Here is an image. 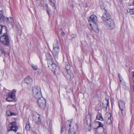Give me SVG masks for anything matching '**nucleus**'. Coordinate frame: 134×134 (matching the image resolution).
I'll list each match as a JSON object with an SVG mask.
<instances>
[{
	"instance_id": "79ce46f5",
	"label": "nucleus",
	"mask_w": 134,
	"mask_h": 134,
	"mask_svg": "<svg viewBox=\"0 0 134 134\" xmlns=\"http://www.w3.org/2000/svg\"><path fill=\"white\" fill-rule=\"evenodd\" d=\"M38 119L39 121H40V117H38Z\"/></svg>"
},
{
	"instance_id": "e433bc0d",
	"label": "nucleus",
	"mask_w": 134,
	"mask_h": 134,
	"mask_svg": "<svg viewBox=\"0 0 134 134\" xmlns=\"http://www.w3.org/2000/svg\"><path fill=\"white\" fill-rule=\"evenodd\" d=\"M16 113H13L12 112H11L10 116H12V115L16 116Z\"/></svg>"
},
{
	"instance_id": "3c124183",
	"label": "nucleus",
	"mask_w": 134,
	"mask_h": 134,
	"mask_svg": "<svg viewBox=\"0 0 134 134\" xmlns=\"http://www.w3.org/2000/svg\"><path fill=\"white\" fill-rule=\"evenodd\" d=\"M133 134H134V133H133Z\"/></svg>"
},
{
	"instance_id": "423d86ee",
	"label": "nucleus",
	"mask_w": 134,
	"mask_h": 134,
	"mask_svg": "<svg viewBox=\"0 0 134 134\" xmlns=\"http://www.w3.org/2000/svg\"><path fill=\"white\" fill-rule=\"evenodd\" d=\"M38 100V106L42 109H44L46 107V100L41 96V98H37Z\"/></svg>"
},
{
	"instance_id": "f8f14e48",
	"label": "nucleus",
	"mask_w": 134,
	"mask_h": 134,
	"mask_svg": "<svg viewBox=\"0 0 134 134\" xmlns=\"http://www.w3.org/2000/svg\"><path fill=\"white\" fill-rule=\"evenodd\" d=\"M71 121L70 122V123L69 124V126H67L64 127V125H62L61 127V132L62 133L64 131V130L65 129L68 131L69 132H70L71 131Z\"/></svg>"
},
{
	"instance_id": "5701e85b",
	"label": "nucleus",
	"mask_w": 134,
	"mask_h": 134,
	"mask_svg": "<svg viewBox=\"0 0 134 134\" xmlns=\"http://www.w3.org/2000/svg\"><path fill=\"white\" fill-rule=\"evenodd\" d=\"M65 68L66 69V71L68 72V71H69L70 68V66L68 62L65 63Z\"/></svg>"
},
{
	"instance_id": "b1692460",
	"label": "nucleus",
	"mask_w": 134,
	"mask_h": 134,
	"mask_svg": "<svg viewBox=\"0 0 134 134\" xmlns=\"http://www.w3.org/2000/svg\"><path fill=\"white\" fill-rule=\"evenodd\" d=\"M111 114L110 113H109V117H108V121L107 122V124L108 125H110L112 122V121L111 120Z\"/></svg>"
},
{
	"instance_id": "4be33fe9",
	"label": "nucleus",
	"mask_w": 134,
	"mask_h": 134,
	"mask_svg": "<svg viewBox=\"0 0 134 134\" xmlns=\"http://www.w3.org/2000/svg\"><path fill=\"white\" fill-rule=\"evenodd\" d=\"M5 20L4 16L2 13H0V23H2L4 22Z\"/></svg>"
},
{
	"instance_id": "412c9836",
	"label": "nucleus",
	"mask_w": 134,
	"mask_h": 134,
	"mask_svg": "<svg viewBox=\"0 0 134 134\" xmlns=\"http://www.w3.org/2000/svg\"><path fill=\"white\" fill-rule=\"evenodd\" d=\"M53 48H59V44L58 41H55L53 44Z\"/></svg>"
},
{
	"instance_id": "6e6552de",
	"label": "nucleus",
	"mask_w": 134,
	"mask_h": 134,
	"mask_svg": "<svg viewBox=\"0 0 134 134\" xmlns=\"http://www.w3.org/2000/svg\"><path fill=\"white\" fill-rule=\"evenodd\" d=\"M16 92V90L13 89L10 93H9L8 94V97L6 98L7 101L9 102L12 101V100H10V98L13 99H15V93Z\"/></svg>"
},
{
	"instance_id": "20e7f679",
	"label": "nucleus",
	"mask_w": 134,
	"mask_h": 134,
	"mask_svg": "<svg viewBox=\"0 0 134 134\" xmlns=\"http://www.w3.org/2000/svg\"><path fill=\"white\" fill-rule=\"evenodd\" d=\"M131 113L132 114V118L131 120L130 127L132 128L133 125L134 121L133 114L134 111V99L133 95L131 94Z\"/></svg>"
},
{
	"instance_id": "c9c22d12",
	"label": "nucleus",
	"mask_w": 134,
	"mask_h": 134,
	"mask_svg": "<svg viewBox=\"0 0 134 134\" xmlns=\"http://www.w3.org/2000/svg\"><path fill=\"white\" fill-rule=\"evenodd\" d=\"M88 3H86L84 5V6L86 7H88Z\"/></svg>"
},
{
	"instance_id": "f03ea898",
	"label": "nucleus",
	"mask_w": 134,
	"mask_h": 134,
	"mask_svg": "<svg viewBox=\"0 0 134 134\" xmlns=\"http://www.w3.org/2000/svg\"><path fill=\"white\" fill-rule=\"evenodd\" d=\"M88 21L91 26L92 24L91 23H93V27L92 30L96 32H98L99 30L97 24L96 23V21H97V16L94 15H92L90 16Z\"/></svg>"
},
{
	"instance_id": "4c0bfd02",
	"label": "nucleus",
	"mask_w": 134,
	"mask_h": 134,
	"mask_svg": "<svg viewBox=\"0 0 134 134\" xmlns=\"http://www.w3.org/2000/svg\"><path fill=\"white\" fill-rule=\"evenodd\" d=\"M121 80H122L121 81V82H121V83H122V84L124 85L125 84V83L124 80H123V79L122 78Z\"/></svg>"
},
{
	"instance_id": "473e14b6",
	"label": "nucleus",
	"mask_w": 134,
	"mask_h": 134,
	"mask_svg": "<svg viewBox=\"0 0 134 134\" xmlns=\"http://www.w3.org/2000/svg\"><path fill=\"white\" fill-rule=\"evenodd\" d=\"M76 35L75 34H72L71 35V37L72 39L75 38L76 37Z\"/></svg>"
},
{
	"instance_id": "72a5a7b5",
	"label": "nucleus",
	"mask_w": 134,
	"mask_h": 134,
	"mask_svg": "<svg viewBox=\"0 0 134 134\" xmlns=\"http://www.w3.org/2000/svg\"><path fill=\"white\" fill-rule=\"evenodd\" d=\"M118 76L120 82H121L122 77L119 73H118Z\"/></svg>"
},
{
	"instance_id": "dca6fc26",
	"label": "nucleus",
	"mask_w": 134,
	"mask_h": 134,
	"mask_svg": "<svg viewBox=\"0 0 134 134\" xmlns=\"http://www.w3.org/2000/svg\"><path fill=\"white\" fill-rule=\"evenodd\" d=\"M25 82L27 84H31L33 82L32 79L29 76H26L25 79Z\"/></svg>"
},
{
	"instance_id": "a211bd4d",
	"label": "nucleus",
	"mask_w": 134,
	"mask_h": 134,
	"mask_svg": "<svg viewBox=\"0 0 134 134\" xmlns=\"http://www.w3.org/2000/svg\"><path fill=\"white\" fill-rule=\"evenodd\" d=\"M99 113L97 115L96 117V119L101 121L104 120V119L102 117V115L98 112Z\"/></svg>"
},
{
	"instance_id": "8fccbe9b",
	"label": "nucleus",
	"mask_w": 134,
	"mask_h": 134,
	"mask_svg": "<svg viewBox=\"0 0 134 134\" xmlns=\"http://www.w3.org/2000/svg\"><path fill=\"white\" fill-rule=\"evenodd\" d=\"M74 134H75V132H74Z\"/></svg>"
},
{
	"instance_id": "f257e3e1",
	"label": "nucleus",
	"mask_w": 134,
	"mask_h": 134,
	"mask_svg": "<svg viewBox=\"0 0 134 134\" xmlns=\"http://www.w3.org/2000/svg\"><path fill=\"white\" fill-rule=\"evenodd\" d=\"M1 29L0 35L2 32V30L3 29V26L2 25H0ZM0 42L6 46H8L9 45L10 40L9 37L7 32L4 33L3 35L0 36Z\"/></svg>"
},
{
	"instance_id": "9d476101",
	"label": "nucleus",
	"mask_w": 134,
	"mask_h": 134,
	"mask_svg": "<svg viewBox=\"0 0 134 134\" xmlns=\"http://www.w3.org/2000/svg\"><path fill=\"white\" fill-rule=\"evenodd\" d=\"M111 18V15L107 11H106L103 14L102 18L103 22Z\"/></svg>"
},
{
	"instance_id": "a18cd8bd",
	"label": "nucleus",
	"mask_w": 134,
	"mask_h": 134,
	"mask_svg": "<svg viewBox=\"0 0 134 134\" xmlns=\"http://www.w3.org/2000/svg\"><path fill=\"white\" fill-rule=\"evenodd\" d=\"M43 79H44V76H43Z\"/></svg>"
},
{
	"instance_id": "de8ad7c7",
	"label": "nucleus",
	"mask_w": 134,
	"mask_h": 134,
	"mask_svg": "<svg viewBox=\"0 0 134 134\" xmlns=\"http://www.w3.org/2000/svg\"><path fill=\"white\" fill-rule=\"evenodd\" d=\"M68 134H71L70 132H69Z\"/></svg>"
},
{
	"instance_id": "4468645a",
	"label": "nucleus",
	"mask_w": 134,
	"mask_h": 134,
	"mask_svg": "<svg viewBox=\"0 0 134 134\" xmlns=\"http://www.w3.org/2000/svg\"><path fill=\"white\" fill-rule=\"evenodd\" d=\"M46 59L47 60H49L51 61L52 63L54 62L52 55L49 52H46L45 53Z\"/></svg>"
},
{
	"instance_id": "c85d7f7f",
	"label": "nucleus",
	"mask_w": 134,
	"mask_h": 134,
	"mask_svg": "<svg viewBox=\"0 0 134 134\" xmlns=\"http://www.w3.org/2000/svg\"><path fill=\"white\" fill-rule=\"evenodd\" d=\"M98 122L99 123V126L97 127V128H98L99 127H101L102 128L103 127H104V125L102 124V123L101 122L99 121H98Z\"/></svg>"
},
{
	"instance_id": "6ab92c4d",
	"label": "nucleus",
	"mask_w": 134,
	"mask_h": 134,
	"mask_svg": "<svg viewBox=\"0 0 134 134\" xmlns=\"http://www.w3.org/2000/svg\"><path fill=\"white\" fill-rule=\"evenodd\" d=\"M50 5L52 6L53 9H55L56 7L55 6V4L54 3V0H48Z\"/></svg>"
},
{
	"instance_id": "7c9ffc66",
	"label": "nucleus",
	"mask_w": 134,
	"mask_h": 134,
	"mask_svg": "<svg viewBox=\"0 0 134 134\" xmlns=\"http://www.w3.org/2000/svg\"><path fill=\"white\" fill-rule=\"evenodd\" d=\"M99 4L101 9H103L105 8V7L104 5H103V4H102V2H100L99 3Z\"/></svg>"
},
{
	"instance_id": "37998d69",
	"label": "nucleus",
	"mask_w": 134,
	"mask_h": 134,
	"mask_svg": "<svg viewBox=\"0 0 134 134\" xmlns=\"http://www.w3.org/2000/svg\"><path fill=\"white\" fill-rule=\"evenodd\" d=\"M132 4L133 5H134V0H133V2H132Z\"/></svg>"
},
{
	"instance_id": "2f4dec72",
	"label": "nucleus",
	"mask_w": 134,
	"mask_h": 134,
	"mask_svg": "<svg viewBox=\"0 0 134 134\" xmlns=\"http://www.w3.org/2000/svg\"><path fill=\"white\" fill-rule=\"evenodd\" d=\"M11 112L9 110H7V111L6 116H10Z\"/></svg>"
},
{
	"instance_id": "aec40b11",
	"label": "nucleus",
	"mask_w": 134,
	"mask_h": 134,
	"mask_svg": "<svg viewBox=\"0 0 134 134\" xmlns=\"http://www.w3.org/2000/svg\"><path fill=\"white\" fill-rule=\"evenodd\" d=\"M7 21L13 27V26L14 20L12 18H7Z\"/></svg>"
},
{
	"instance_id": "7ed1b4c3",
	"label": "nucleus",
	"mask_w": 134,
	"mask_h": 134,
	"mask_svg": "<svg viewBox=\"0 0 134 134\" xmlns=\"http://www.w3.org/2000/svg\"><path fill=\"white\" fill-rule=\"evenodd\" d=\"M33 96L37 98H38L42 96L41 88L38 86H34L32 87Z\"/></svg>"
},
{
	"instance_id": "a878e982",
	"label": "nucleus",
	"mask_w": 134,
	"mask_h": 134,
	"mask_svg": "<svg viewBox=\"0 0 134 134\" xmlns=\"http://www.w3.org/2000/svg\"><path fill=\"white\" fill-rule=\"evenodd\" d=\"M0 52L2 54H4V55H5V52L4 49L3 48L0 47Z\"/></svg>"
},
{
	"instance_id": "58836bf2",
	"label": "nucleus",
	"mask_w": 134,
	"mask_h": 134,
	"mask_svg": "<svg viewBox=\"0 0 134 134\" xmlns=\"http://www.w3.org/2000/svg\"><path fill=\"white\" fill-rule=\"evenodd\" d=\"M65 33L63 31H62L61 33V35L62 36H64L65 35Z\"/></svg>"
},
{
	"instance_id": "2eb2a0df",
	"label": "nucleus",
	"mask_w": 134,
	"mask_h": 134,
	"mask_svg": "<svg viewBox=\"0 0 134 134\" xmlns=\"http://www.w3.org/2000/svg\"><path fill=\"white\" fill-rule=\"evenodd\" d=\"M51 64H48V67L52 71H55L57 67L56 64L52 63Z\"/></svg>"
},
{
	"instance_id": "a19ab883",
	"label": "nucleus",
	"mask_w": 134,
	"mask_h": 134,
	"mask_svg": "<svg viewBox=\"0 0 134 134\" xmlns=\"http://www.w3.org/2000/svg\"><path fill=\"white\" fill-rule=\"evenodd\" d=\"M46 80H45L46 81H47L48 80V78H47V77L46 76Z\"/></svg>"
},
{
	"instance_id": "ea45409f",
	"label": "nucleus",
	"mask_w": 134,
	"mask_h": 134,
	"mask_svg": "<svg viewBox=\"0 0 134 134\" xmlns=\"http://www.w3.org/2000/svg\"><path fill=\"white\" fill-rule=\"evenodd\" d=\"M45 5H46V7H47V8H48V5L47 4H46V3L45 4Z\"/></svg>"
},
{
	"instance_id": "09e8293b",
	"label": "nucleus",
	"mask_w": 134,
	"mask_h": 134,
	"mask_svg": "<svg viewBox=\"0 0 134 134\" xmlns=\"http://www.w3.org/2000/svg\"><path fill=\"white\" fill-rule=\"evenodd\" d=\"M104 134H107V133H104Z\"/></svg>"
},
{
	"instance_id": "1a4fd4ad",
	"label": "nucleus",
	"mask_w": 134,
	"mask_h": 134,
	"mask_svg": "<svg viewBox=\"0 0 134 134\" xmlns=\"http://www.w3.org/2000/svg\"><path fill=\"white\" fill-rule=\"evenodd\" d=\"M10 129H8L9 131H13L16 132L18 129V126L16 125V123L15 122H12L9 125Z\"/></svg>"
},
{
	"instance_id": "393cba45",
	"label": "nucleus",
	"mask_w": 134,
	"mask_h": 134,
	"mask_svg": "<svg viewBox=\"0 0 134 134\" xmlns=\"http://www.w3.org/2000/svg\"><path fill=\"white\" fill-rule=\"evenodd\" d=\"M127 12L130 13L131 15H133L134 14V9L130 8H129V9L127 10Z\"/></svg>"
},
{
	"instance_id": "c756f323",
	"label": "nucleus",
	"mask_w": 134,
	"mask_h": 134,
	"mask_svg": "<svg viewBox=\"0 0 134 134\" xmlns=\"http://www.w3.org/2000/svg\"><path fill=\"white\" fill-rule=\"evenodd\" d=\"M30 126L29 124H26L25 128L27 130H30Z\"/></svg>"
},
{
	"instance_id": "bb28decb",
	"label": "nucleus",
	"mask_w": 134,
	"mask_h": 134,
	"mask_svg": "<svg viewBox=\"0 0 134 134\" xmlns=\"http://www.w3.org/2000/svg\"><path fill=\"white\" fill-rule=\"evenodd\" d=\"M31 66L33 70H36L37 69L38 67L37 65L32 64Z\"/></svg>"
},
{
	"instance_id": "ddd939ff",
	"label": "nucleus",
	"mask_w": 134,
	"mask_h": 134,
	"mask_svg": "<svg viewBox=\"0 0 134 134\" xmlns=\"http://www.w3.org/2000/svg\"><path fill=\"white\" fill-rule=\"evenodd\" d=\"M59 51V48H53L52 52L54 56V58L56 60L58 59V54Z\"/></svg>"
},
{
	"instance_id": "0eeeda50",
	"label": "nucleus",
	"mask_w": 134,
	"mask_h": 134,
	"mask_svg": "<svg viewBox=\"0 0 134 134\" xmlns=\"http://www.w3.org/2000/svg\"><path fill=\"white\" fill-rule=\"evenodd\" d=\"M119 107L122 115L125 116L126 115V108L125 104L124 101L120 100L119 102Z\"/></svg>"
},
{
	"instance_id": "f704fd0d",
	"label": "nucleus",
	"mask_w": 134,
	"mask_h": 134,
	"mask_svg": "<svg viewBox=\"0 0 134 134\" xmlns=\"http://www.w3.org/2000/svg\"><path fill=\"white\" fill-rule=\"evenodd\" d=\"M105 100L107 101V106H109V99L107 98H105Z\"/></svg>"
},
{
	"instance_id": "49530a36",
	"label": "nucleus",
	"mask_w": 134,
	"mask_h": 134,
	"mask_svg": "<svg viewBox=\"0 0 134 134\" xmlns=\"http://www.w3.org/2000/svg\"><path fill=\"white\" fill-rule=\"evenodd\" d=\"M47 13H49V12H48V10H47Z\"/></svg>"
},
{
	"instance_id": "c03bdc74",
	"label": "nucleus",
	"mask_w": 134,
	"mask_h": 134,
	"mask_svg": "<svg viewBox=\"0 0 134 134\" xmlns=\"http://www.w3.org/2000/svg\"><path fill=\"white\" fill-rule=\"evenodd\" d=\"M4 27V30H5V31H6V30H7L6 29V28H5V27Z\"/></svg>"
},
{
	"instance_id": "f3484780",
	"label": "nucleus",
	"mask_w": 134,
	"mask_h": 134,
	"mask_svg": "<svg viewBox=\"0 0 134 134\" xmlns=\"http://www.w3.org/2000/svg\"><path fill=\"white\" fill-rule=\"evenodd\" d=\"M132 79L129 77V80L131 87H132V88L133 91H134V80L133 79V77H134V71H132Z\"/></svg>"
},
{
	"instance_id": "39448f33",
	"label": "nucleus",
	"mask_w": 134,
	"mask_h": 134,
	"mask_svg": "<svg viewBox=\"0 0 134 134\" xmlns=\"http://www.w3.org/2000/svg\"><path fill=\"white\" fill-rule=\"evenodd\" d=\"M105 26L108 29H112L115 27L114 20L111 18L103 22Z\"/></svg>"
},
{
	"instance_id": "9b49d317",
	"label": "nucleus",
	"mask_w": 134,
	"mask_h": 134,
	"mask_svg": "<svg viewBox=\"0 0 134 134\" xmlns=\"http://www.w3.org/2000/svg\"><path fill=\"white\" fill-rule=\"evenodd\" d=\"M92 120L91 116L88 119H87L86 120V122L87 125L88 126V129L89 131H90L92 127Z\"/></svg>"
},
{
	"instance_id": "cd10ccee",
	"label": "nucleus",
	"mask_w": 134,
	"mask_h": 134,
	"mask_svg": "<svg viewBox=\"0 0 134 134\" xmlns=\"http://www.w3.org/2000/svg\"><path fill=\"white\" fill-rule=\"evenodd\" d=\"M102 105L103 107V109L105 108L106 110H107V107L108 106H107V103H104V102H102Z\"/></svg>"
}]
</instances>
